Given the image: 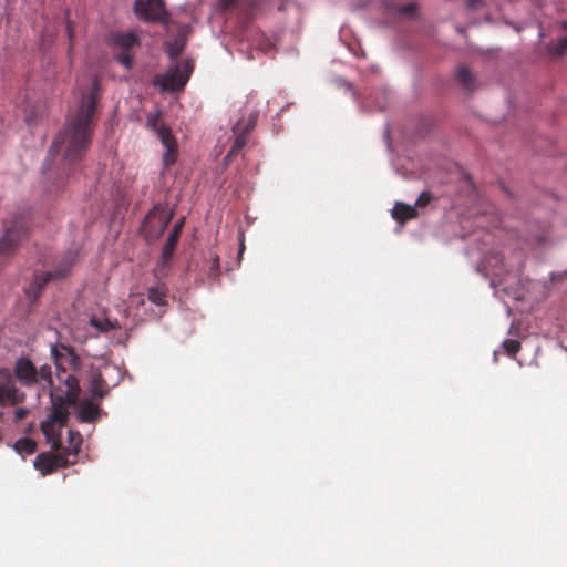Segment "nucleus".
I'll use <instances>...</instances> for the list:
<instances>
[{
    "mask_svg": "<svg viewBox=\"0 0 567 567\" xmlns=\"http://www.w3.org/2000/svg\"><path fill=\"white\" fill-rule=\"evenodd\" d=\"M100 97V84L94 79L91 90L82 96L79 110L71 118L63 132L54 138L49 155L63 152V159L66 164L73 165L85 155L94 126V114Z\"/></svg>",
    "mask_w": 567,
    "mask_h": 567,
    "instance_id": "nucleus-1",
    "label": "nucleus"
},
{
    "mask_svg": "<svg viewBox=\"0 0 567 567\" xmlns=\"http://www.w3.org/2000/svg\"><path fill=\"white\" fill-rule=\"evenodd\" d=\"M52 403V411L48 415L51 420L58 423L61 429L65 425L69 419V411L66 404H76L80 395V385L76 377L68 374L63 380L62 385L52 386L48 390Z\"/></svg>",
    "mask_w": 567,
    "mask_h": 567,
    "instance_id": "nucleus-2",
    "label": "nucleus"
},
{
    "mask_svg": "<svg viewBox=\"0 0 567 567\" xmlns=\"http://www.w3.org/2000/svg\"><path fill=\"white\" fill-rule=\"evenodd\" d=\"M11 373L16 383L19 382L28 389L37 388L39 391H48L53 386L51 367L43 364L37 368L27 357H20L16 360Z\"/></svg>",
    "mask_w": 567,
    "mask_h": 567,
    "instance_id": "nucleus-3",
    "label": "nucleus"
},
{
    "mask_svg": "<svg viewBox=\"0 0 567 567\" xmlns=\"http://www.w3.org/2000/svg\"><path fill=\"white\" fill-rule=\"evenodd\" d=\"M30 229V214H13L3 221V235L0 239V257L10 256L27 237Z\"/></svg>",
    "mask_w": 567,
    "mask_h": 567,
    "instance_id": "nucleus-4",
    "label": "nucleus"
},
{
    "mask_svg": "<svg viewBox=\"0 0 567 567\" xmlns=\"http://www.w3.org/2000/svg\"><path fill=\"white\" fill-rule=\"evenodd\" d=\"M194 69L193 61L187 59L182 65L176 63L169 66L164 74H157L153 78V85L159 87L162 92L182 91Z\"/></svg>",
    "mask_w": 567,
    "mask_h": 567,
    "instance_id": "nucleus-5",
    "label": "nucleus"
},
{
    "mask_svg": "<svg viewBox=\"0 0 567 567\" xmlns=\"http://www.w3.org/2000/svg\"><path fill=\"white\" fill-rule=\"evenodd\" d=\"M74 262L75 255L70 252L65 257H63V259L53 270L42 274H35L33 280L25 289L28 298L33 301L37 300L41 296L48 282L60 281L64 279L70 274Z\"/></svg>",
    "mask_w": 567,
    "mask_h": 567,
    "instance_id": "nucleus-6",
    "label": "nucleus"
},
{
    "mask_svg": "<svg viewBox=\"0 0 567 567\" xmlns=\"http://www.w3.org/2000/svg\"><path fill=\"white\" fill-rule=\"evenodd\" d=\"M109 43L111 47L120 50L117 53H115L114 59L125 69H132V50L140 45L138 37L133 32H113L110 35Z\"/></svg>",
    "mask_w": 567,
    "mask_h": 567,
    "instance_id": "nucleus-7",
    "label": "nucleus"
},
{
    "mask_svg": "<svg viewBox=\"0 0 567 567\" xmlns=\"http://www.w3.org/2000/svg\"><path fill=\"white\" fill-rule=\"evenodd\" d=\"M134 12L145 22L167 24L169 21V14L165 8L164 0H136Z\"/></svg>",
    "mask_w": 567,
    "mask_h": 567,
    "instance_id": "nucleus-8",
    "label": "nucleus"
},
{
    "mask_svg": "<svg viewBox=\"0 0 567 567\" xmlns=\"http://www.w3.org/2000/svg\"><path fill=\"white\" fill-rule=\"evenodd\" d=\"M25 393L16 384L12 373L7 368H0V408L16 406L23 403Z\"/></svg>",
    "mask_w": 567,
    "mask_h": 567,
    "instance_id": "nucleus-9",
    "label": "nucleus"
},
{
    "mask_svg": "<svg viewBox=\"0 0 567 567\" xmlns=\"http://www.w3.org/2000/svg\"><path fill=\"white\" fill-rule=\"evenodd\" d=\"M172 214L163 207L156 205L146 215L143 223V231L148 239H155L161 236L171 223Z\"/></svg>",
    "mask_w": 567,
    "mask_h": 567,
    "instance_id": "nucleus-10",
    "label": "nucleus"
},
{
    "mask_svg": "<svg viewBox=\"0 0 567 567\" xmlns=\"http://www.w3.org/2000/svg\"><path fill=\"white\" fill-rule=\"evenodd\" d=\"M183 225H184V219L176 223L166 239V243L162 249L161 257L157 261L156 269H155V272L158 275V277H166L168 275L171 261L173 259L174 251H175L176 245L178 243Z\"/></svg>",
    "mask_w": 567,
    "mask_h": 567,
    "instance_id": "nucleus-11",
    "label": "nucleus"
},
{
    "mask_svg": "<svg viewBox=\"0 0 567 567\" xmlns=\"http://www.w3.org/2000/svg\"><path fill=\"white\" fill-rule=\"evenodd\" d=\"M258 114L254 113L249 115V118L247 122L238 121L234 127L233 132L235 134V141L227 153V155L224 158V162L228 164L233 157H235L247 144V135L254 130L256 123H257Z\"/></svg>",
    "mask_w": 567,
    "mask_h": 567,
    "instance_id": "nucleus-12",
    "label": "nucleus"
},
{
    "mask_svg": "<svg viewBox=\"0 0 567 567\" xmlns=\"http://www.w3.org/2000/svg\"><path fill=\"white\" fill-rule=\"evenodd\" d=\"M34 467L43 475H48L56 471L58 468L66 467L69 462L64 455L54 453H40L34 462Z\"/></svg>",
    "mask_w": 567,
    "mask_h": 567,
    "instance_id": "nucleus-13",
    "label": "nucleus"
},
{
    "mask_svg": "<svg viewBox=\"0 0 567 567\" xmlns=\"http://www.w3.org/2000/svg\"><path fill=\"white\" fill-rule=\"evenodd\" d=\"M155 133L166 148L163 155V164L164 166L169 167L176 162L177 158L178 147L176 138L174 137L172 130L164 124H161Z\"/></svg>",
    "mask_w": 567,
    "mask_h": 567,
    "instance_id": "nucleus-14",
    "label": "nucleus"
},
{
    "mask_svg": "<svg viewBox=\"0 0 567 567\" xmlns=\"http://www.w3.org/2000/svg\"><path fill=\"white\" fill-rule=\"evenodd\" d=\"M51 353L58 369H61L65 363L72 370H79L81 360L71 347L64 344H55L52 347Z\"/></svg>",
    "mask_w": 567,
    "mask_h": 567,
    "instance_id": "nucleus-15",
    "label": "nucleus"
},
{
    "mask_svg": "<svg viewBox=\"0 0 567 567\" xmlns=\"http://www.w3.org/2000/svg\"><path fill=\"white\" fill-rule=\"evenodd\" d=\"M89 390L94 399H102L109 393V385L104 380L101 371L91 367L89 378Z\"/></svg>",
    "mask_w": 567,
    "mask_h": 567,
    "instance_id": "nucleus-16",
    "label": "nucleus"
},
{
    "mask_svg": "<svg viewBox=\"0 0 567 567\" xmlns=\"http://www.w3.org/2000/svg\"><path fill=\"white\" fill-rule=\"evenodd\" d=\"M392 217L401 225L405 224L408 220L414 219L417 217V210L414 206L406 205L404 203L398 202L395 203L392 209Z\"/></svg>",
    "mask_w": 567,
    "mask_h": 567,
    "instance_id": "nucleus-17",
    "label": "nucleus"
},
{
    "mask_svg": "<svg viewBox=\"0 0 567 567\" xmlns=\"http://www.w3.org/2000/svg\"><path fill=\"white\" fill-rule=\"evenodd\" d=\"M168 289L165 284H158L147 289V298L156 306H165L167 303Z\"/></svg>",
    "mask_w": 567,
    "mask_h": 567,
    "instance_id": "nucleus-18",
    "label": "nucleus"
},
{
    "mask_svg": "<svg viewBox=\"0 0 567 567\" xmlns=\"http://www.w3.org/2000/svg\"><path fill=\"white\" fill-rule=\"evenodd\" d=\"M99 414V406L90 400L79 402V419L81 422H92Z\"/></svg>",
    "mask_w": 567,
    "mask_h": 567,
    "instance_id": "nucleus-19",
    "label": "nucleus"
},
{
    "mask_svg": "<svg viewBox=\"0 0 567 567\" xmlns=\"http://www.w3.org/2000/svg\"><path fill=\"white\" fill-rule=\"evenodd\" d=\"M55 426H58V423L48 416L44 421L41 422L40 429L47 440L52 442L53 449L58 450L60 446V440Z\"/></svg>",
    "mask_w": 567,
    "mask_h": 567,
    "instance_id": "nucleus-20",
    "label": "nucleus"
},
{
    "mask_svg": "<svg viewBox=\"0 0 567 567\" xmlns=\"http://www.w3.org/2000/svg\"><path fill=\"white\" fill-rule=\"evenodd\" d=\"M456 79L461 85L467 91H472L475 86V79L473 73L464 65L460 66L456 71Z\"/></svg>",
    "mask_w": 567,
    "mask_h": 567,
    "instance_id": "nucleus-21",
    "label": "nucleus"
},
{
    "mask_svg": "<svg viewBox=\"0 0 567 567\" xmlns=\"http://www.w3.org/2000/svg\"><path fill=\"white\" fill-rule=\"evenodd\" d=\"M14 450L20 455H31L37 450V443L29 437H22L14 443Z\"/></svg>",
    "mask_w": 567,
    "mask_h": 567,
    "instance_id": "nucleus-22",
    "label": "nucleus"
},
{
    "mask_svg": "<svg viewBox=\"0 0 567 567\" xmlns=\"http://www.w3.org/2000/svg\"><path fill=\"white\" fill-rule=\"evenodd\" d=\"M90 323L91 326H93L94 328L102 332H107L116 328V326L109 319H97L93 317L90 319Z\"/></svg>",
    "mask_w": 567,
    "mask_h": 567,
    "instance_id": "nucleus-23",
    "label": "nucleus"
},
{
    "mask_svg": "<svg viewBox=\"0 0 567 567\" xmlns=\"http://www.w3.org/2000/svg\"><path fill=\"white\" fill-rule=\"evenodd\" d=\"M183 49V42L176 40L174 42L167 43L166 52L171 59H176L182 53Z\"/></svg>",
    "mask_w": 567,
    "mask_h": 567,
    "instance_id": "nucleus-24",
    "label": "nucleus"
},
{
    "mask_svg": "<svg viewBox=\"0 0 567 567\" xmlns=\"http://www.w3.org/2000/svg\"><path fill=\"white\" fill-rule=\"evenodd\" d=\"M503 348L508 355L514 357L520 350V342L514 339H506L503 342Z\"/></svg>",
    "mask_w": 567,
    "mask_h": 567,
    "instance_id": "nucleus-25",
    "label": "nucleus"
},
{
    "mask_svg": "<svg viewBox=\"0 0 567 567\" xmlns=\"http://www.w3.org/2000/svg\"><path fill=\"white\" fill-rule=\"evenodd\" d=\"M159 118L161 113L157 112L155 114H150L146 118V125L148 128H151L153 132H156L158 130L159 125Z\"/></svg>",
    "mask_w": 567,
    "mask_h": 567,
    "instance_id": "nucleus-26",
    "label": "nucleus"
},
{
    "mask_svg": "<svg viewBox=\"0 0 567 567\" xmlns=\"http://www.w3.org/2000/svg\"><path fill=\"white\" fill-rule=\"evenodd\" d=\"M432 200V195L430 192H422L420 196L417 197L414 207L416 208H423L430 204Z\"/></svg>",
    "mask_w": 567,
    "mask_h": 567,
    "instance_id": "nucleus-27",
    "label": "nucleus"
},
{
    "mask_svg": "<svg viewBox=\"0 0 567 567\" xmlns=\"http://www.w3.org/2000/svg\"><path fill=\"white\" fill-rule=\"evenodd\" d=\"M219 269H220L219 257L215 255L213 257L212 267L209 270V277H217L219 275Z\"/></svg>",
    "mask_w": 567,
    "mask_h": 567,
    "instance_id": "nucleus-28",
    "label": "nucleus"
},
{
    "mask_svg": "<svg viewBox=\"0 0 567 567\" xmlns=\"http://www.w3.org/2000/svg\"><path fill=\"white\" fill-rule=\"evenodd\" d=\"M415 10H416V4L409 3V4L400 7L399 12L404 13V14H413L415 12Z\"/></svg>",
    "mask_w": 567,
    "mask_h": 567,
    "instance_id": "nucleus-29",
    "label": "nucleus"
},
{
    "mask_svg": "<svg viewBox=\"0 0 567 567\" xmlns=\"http://www.w3.org/2000/svg\"><path fill=\"white\" fill-rule=\"evenodd\" d=\"M28 413H29V411L25 408H19L14 411V417L17 421H21V420L25 419Z\"/></svg>",
    "mask_w": 567,
    "mask_h": 567,
    "instance_id": "nucleus-30",
    "label": "nucleus"
},
{
    "mask_svg": "<svg viewBox=\"0 0 567 567\" xmlns=\"http://www.w3.org/2000/svg\"><path fill=\"white\" fill-rule=\"evenodd\" d=\"M468 9H476L483 4L484 0H465Z\"/></svg>",
    "mask_w": 567,
    "mask_h": 567,
    "instance_id": "nucleus-31",
    "label": "nucleus"
},
{
    "mask_svg": "<svg viewBox=\"0 0 567 567\" xmlns=\"http://www.w3.org/2000/svg\"><path fill=\"white\" fill-rule=\"evenodd\" d=\"M557 51L559 54H563L567 51V38L561 39L558 43Z\"/></svg>",
    "mask_w": 567,
    "mask_h": 567,
    "instance_id": "nucleus-32",
    "label": "nucleus"
},
{
    "mask_svg": "<svg viewBox=\"0 0 567 567\" xmlns=\"http://www.w3.org/2000/svg\"><path fill=\"white\" fill-rule=\"evenodd\" d=\"M237 0H219V4L224 10L230 9Z\"/></svg>",
    "mask_w": 567,
    "mask_h": 567,
    "instance_id": "nucleus-33",
    "label": "nucleus"
},
{
    "mask_svg": "<svg viewBox=\"0 0 567 567\" xmlns=\"http://www.w3.org/2000/svg\"><path fill=\"white\" fill-rule=\"evenodd\" d=\"M80 446H81V439H79V441L76 442V444L73 445V451H72V454H78L79 451H80Z\"/></svg>",
    "mask_w": 567,
    "mask_h": 567,
    "instance_id": "nucleus-34",
    "label": "nucleus"
},
{
    "mask_svg": "<svg viewBox=\"0 0 567 567\" xmlns=\"http://www.w3.org/2000/svg\"><path fill=\"white\" fill-rule=\"evenodd\" d=\"M244 249H245V245H244V241L241 240L240 249H239V256H241Z\"/></svg>",
    "mask_w": 567,
    "mask_h": 567,
    "instance_id": "nucleus-35",
    "label": "nucleus"
}]
</instances>
